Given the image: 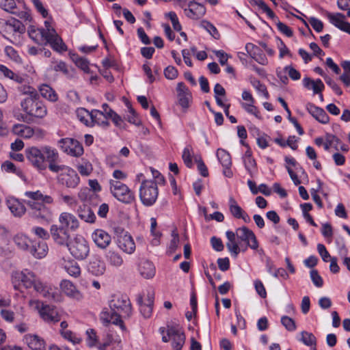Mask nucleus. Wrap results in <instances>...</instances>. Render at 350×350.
<instances>
[{"mask_svg":"<svg viewBox=\"0 0 350 350\" xmlns=\"http://www.w3.org/2000/svg\"><path fill=\"white\" fill-rule=\"evenodd\" d=\"M1 168L6 172H12L15 173L16 174H19L21 172L20 170H18L14 163H12L11 161H6L1 165Z\"/></svg>","mask_w":350,"mask_h":350,"instance_id":"69168bd1","label":"nucleus"},{"mask_svg":"<svg viewBox=\"0 0 350 350\" xmlns=\"http://www.w3.org/2000/svg\"><path fill=\"white\" fill-rule=\"evenodd\" d=\"M59 147L66 154L79 157L83 154V148L81 144L72 138H63L58 142Z\"/></svg>","mask_w":350,"mask_h":350,"instance_id":"9d476101","label":"nucleus"},{"mask_svg":"<svg viewBox=\"0 0 350 350\" xmlns=\"http://www.w3.org/2000/svg\"><path fill=\"white\" fill-rule=\"evenodd\" d=\"M193 154V148L190 146H186L183 152L182 158L183 160L186 165V166L189 168H191L193 165L191 156Z\"/></svg>","mask_w":350,"mask_h":350,"instance_id":"09e8293b","label":"nucleus"},{"mask_svg":"<svg viewBox=\"0 0 350 350\" xmlns=\"http://www.w3.org/2000/svg\"><path fill=\"white\" fill-rule=\"evenodd\" d=\"M307 110L309 113L319 122L322 124L329 122V118L322 108L317 107L312 103H308L307 105Z\"/></svg>","mask_w":350,"mask_h":350,"instance_id":"b1692460","label":"nucleus"},{"mask_svg":"<svg viewBox=\"0 0 350 350\" xmlns=\"http://www.w3.org/2000/svg\"><path fill=\"white\" fill-rule=\"evenodd\" d=\"M306 346L317 345V338L312 333L302 331L301 332V338L299 339Z\"/></svg>","mask_w":350,"mask_h":350,"instance_id":"c03bdc74","label":"nucleus"},{"mask_svg":"<svg viewBox=\"0 0 350 350\" xmlns=\"http://www.w3.org/2000/svg\"><path fill=\"white\" fill-rule=\"evenodd\" d=\"M25 196L30 199L29 201L37 202L41 200L42 202L49 204L53 202V199L51 196L44 195L40 191H26Z\"/></svg>","mask_w":350,"mask_h":350,"instance_id":"c756f323","label":"nucleus"},{"mask_svg":"<svg viewBox=\"0 0 350 350\" xmlns=\"http://www.w3.org/2000/svg\"><path fill=\"white\" fill-rule=\"evenodd\" d=\"M36 309L42 319L49 324H55L61 320V315L54 306L37 301Z\"/></svg>","mask_w":350,"mask_h":350,"instance_id":"1a4fd4ad","label":"nucleus"},{"mask_svg":"<svg viewBox=\"0 0 350 350\" xmlns=\"http://www.w3.org/2000/svg\"><path fill=\"white\" fill-rule=\"evenodd\" d=\"M109 184L110 191L118 200L125 204H130L134 200V193L125 184L114 180H111Z\"/></svg>","mask_w":350,"mask_h":350,"instance_id":"6e6552de","label":"nucleus"},{"mask_svg":"<svg viewBox=\"0 0 350 350\" xmlns=\"http://www.w3.org/2000/svg\"><path fill=\"white\" fill-rule=\"evenodd\" d=\"M137 302L140 307V312L145 318H149L152 312L153 305L144 303V297L139 295L137 299Z\"/></svg>","mask_w":350,"mask_h":350,"instance_id":"79ce46f5","label":"nucleus"},{"mask_svg":"<svg viewBox=\"0 0 350 350\" xmlns=\"http://www.w3.org/2000/svg\"><path fill=\"white\" fill-rule=\"evenodd\" d=\"M172 239L170 241L167 250L169 254H172L176 250L179 243V237L178 234L175 231L172 232Z\"/></svg>","mask_w":350,"mask_h":350,"instance_id":"6e6d98bb","label":"nucleus"},{"mask_svg":"<svg viewBox=\"0 0 350 350\" xmlns=\"http://www.w3.org/2000/svg\"><path fill=\"white\" fill-rule=\"evenodd\" d=\"M34 290L41 294L43 297H47L50 295L49 288L44 284L38 278H36L32 285Z\"/></svg>","mask_w":350,"mask_h":350,"instance_id":"37998d69","label":"nucleus"},{"mask_svg":"<svg viewBox=\"0 0 350 350\" xmlns=\"http://www.w3.org/2000/svg\"><path fill=\"white\" fill-rule=\"evenodd\" d=\"M18 275L23 285L26 288H31L32 285L33 284V282L36 278V275L32 271L28 269H25L20 273H18Z\"/></svg>","mask_w":350,"mask_h":350,"instance_id":"7c9ffc66","label":"nucleus"},{"mask_svg":"<svg viewBox=\"0 0 350 350\" xmlns=\"http://www.w3.org/2000/svg\"><path fill=\"white\" fill-rule=\"evenodd\" d=\"M126 105L129 113V114H128L126 116V120L128 122L135 125H139L141 124V121L137 117L135 109L132 107L131 104L129 102H126Z\"/></svg>","mask_w":350,"mask_h":350,"instance_id":"a18cd8bd","label":"nucleus"},{"mask_svg":"<svg viewBox=\"0 0 350 350\" xmlns=\"http://www.w3.org/2000/svg\"><path fill=\"white\" fill-rule=\"evenodd\" d=\"M79 217L88 223H94L96 219L94 213L86 205H83L78 209Z\"/></svg>","mask_w":350,"mask_h":350,"instance_id":"2f4dec72","label":"nucleus"},{"mask_svg":"<svg viewBox=\"0 0 350 350\" xmlns=\"http://www.w3.org/2000/svg\"><path fill=\"white\" fill-rule=\"evenodd\" d=\"M254 284L255 290L258 295L262 298H265L267 297V292L262 282L259 280H256L254 282Z\"/></svg>","mask_w":350,"mask_h":350,"instance_id":"e2e57ef3","label":"nucleus"},{"mask_svg":"<svg viewBox=\"0 0 350 350\" xmlns=\"http://www.w3.org/2000/svg\"><path fill=\"white\" fill-rule=\"evenodd\" d=\"M29 206V215L40 222L49 223L53 219V211L44 202L27 201Z\"/></svg>","mask_w":350,"mask_h":350,"instance_id":"423d86ee","label":"nucleus"},{"mask_svg":"<svg viewBox=\"0 0 350 350\" xmlns=\"http://www.w3.org/2000/svg\"><path fill=\"white\" fill-rule=\"evenodd\" d=\"M57 182L66 188L75 189L79 184L80 178L75 170L68 167L64 172L59 173Z\"/></svg>","mask_w":350,"mask_h":350,"instance_id":"9b49d317","label":"nucleus"},{"mask_svg":"<svg viewBox=\"0 0 350 350\" xmlns=\"http://www.w3.org/2000/svg\"><path fill=\"white\" fill-rule=\"evenodd\" d=\"M88 336V345L90 347L95 346L97 344L98 338L96 332L93 329H89L86 332Z\"/></svg>","mask_w":350,"mask_h":350,"instance_id":"680f3d73","label":"nucleus"},{"mask_svg":"<svg viewBox=\"0 0 350 350\" xmlns=\"http://www.w3.org/2000/svg\"><path fill=\"white\" fill-rule=\"evenodd\" d=\"M60 334L64 338L68 340L74 345L78 344L81 342V339L78 338L76 336V334L70 330L68 329L66 331L61 332Z\"/></svg>","mask_w":350,"mask_h":350,"instance_id":"603ef678","label":"nucleus"},{"mask_svg":"<svg viewBox=\"0 0 350 350\" xmlns=\"http://www.w3.org/2000/svg\"><path fill=\"white\" fill-rule=\"evenodd\" d=\"M139 271L140 275L146 279H150L154 277L155 274V267L152 262L149 260H142L139 265Z\"/></svg>","mask_w":350,"mask_h":350,"instance_id":"bb28decb","label":"nucleus"},{"mask_svg":"<svg viewBox=\"0 0 350 350\" xmlns=\"http://www.w3.org/2000/svg\"><path fill=\"white\" fill-rule=\"evenodd\" d=\"M64 269L72 277L77 278L81 275V268L75 261L71 260L66 262Z\"/></svg>","mask_w":350,"mask_h":350,"instance_id":"4c0bfd02","label":"nucleus"},{"mask_svg":"<svg viewBox=\"0 0 350 350\" xmlns=\"http://www.w3.org/2000/svg\"><path fill=\"white\" fill-rule=\"evenodd\" d=\"M109 304V310H103L100 314L101 321L103 323L118 325L122 331H126L121 317H129L131 314V304L129 297L124 295H113Z\"/></svg>","mask_w":350,"mask_h":350,"instance_id":"f257e3e1","label":"nucleus"},{"mask_svg":"<svg viewBox=\"0 0 350 350\" xmlns=\"http://www.w3.org/2000/svg\"><path fill=\"white\" fill-rule=\"evenodd\" d=\"M6 203L8 208L15 217H20L25 214L26 208L18 200L14 198H9Z\"/></svg>","mask_w":350,"mask_h":350,"instance_id":"393cba45","label":"nucleus"},{"mask_svg":"<svg viewBox=\"0 0 350 350\" xmlns=\"http://www.w3.org/2000/svg\"><path fill=\"white\" fill-rule=\"evenodd\" d=\"M0 7L5 11L14 13L12 10L16 8L14 0H0Z\"/></svg>","mask_w":350,"mask_h":350,"instance_id":"5fc2aeb1","label":"nucleus"},{"mask_svg":"<svg viewBox=\"0 0 350 350\" xmlns=\"http://www.w3.org/2000/svg\"><path fill=\"white\" fill-rule=\"evenodd\" d=\"M167 336L172 341V347L174 350H181L185 342V335L176 327H168L167 329Z\"/></svg>","mask_w":350,"mask_h":350,"instance_id":"2eb2a0df","label":"nucleus"},{"mask_svg":"<svg viewBox=\"0 0 350 350\" xmlns=\"http://www.w3.org/2000/svg\"><path fill=\"white\" fill-rule=\"evenodd\" d=\"M217 157L223 167H231L232 160L228 152L222 148L217 150Z\"/></svg>","mask_w":350,"mask_h":350,"instance_id":"e433bc0d","label":"nucleus"},{"mask_svg":"<svg viewBox=\"0 0 350 350\" xmlns=\"http://www.w3.org/2000/svg\"><path fill=\"white\" fill-rule=\"evenodd\" d=\"M185 14L189 18L197 20L202 18L206 13L205 7L195 1L188 3V8H184Z\"/></svg>","mask_w":350,"mask_h":350,"instance_id":"a211bd4d","label":"nucleus"},{"mask_svg":"<svg viewBox=\"0 0 350 350\" xmlns=\"http://www.w3.org/2000/svg\"><path fill=\"white\" fill-rule=\"evenodd\" d=\"M44 29H40L30 25L27 29L30 38L38 44H49L55 51L58 52L66 51L67 50L66 44L52 27L49 20L44 21Z\"/></svg>","mask_w":350,"mask_h":350,"instance_id":"f03ea898","label":"nucleus"},{"mask_svg":"<svg viewBox=\"0 0 350 350\" xmlns=\"http://www.w3.org/2000/svg\"><path fill=\"white\" fill-rule=\"evenodd\" d=\"M326 16L329 19V22L344 31H349L350 23L345 21V16L340 13H330L327 12Z\"/></svg>","mask_w":350,"mask_h":350,"instance_id":"aec40b11","label":"nucleus"},{"mask_svg":"<svg viewBox=\"0 0 350 350\" xmlns=\"http://www.w3.org/2000/svg\"><path fill=\"white\" fill-rule=\"evenodd\" d=\"M276 25H277L278 30L280 32H282V33H284V35H286L287 37L290 38V37L293 36V31L286 24L280 22V21H278L276 23Z\"/></svg>","mask_w":350,"mask_h":350,"instance_id":"338daca9","label":"nucleus"},{"mask_svg":"<svg viewBox=\"0 0 350 350\" xmlns=\"http://www.w3.org/2000/svg\"><path fill=\"white\" fill-rule=\"evenodd\" d=\"M200 26L205 29L214 38L219 39V33L216 27L207 21H202Z\"/></svg>","mask_w":350,"mask_h":350,"instance_id":"8fccbe9b","label":"nucleus"},{"mask_svg":"<svg viewBox=\"0 0 350 350\" xmlns=\"http://www.w3.org/2000/svg\"><path fill=\"white\" fill-rule=\"evenodd\" d=\"M164 75L167 79H174L178 76V70L175 67L169 66L164 70Z\"/></svg>","mask_w":350,"mask_h":350,"instance_id":"774afa93","label":"nucleus"},{"mask_svg":"<svg viewBox=\"0 0 350 350\" xmlns=\"http://www.w3.org/2000/svg\"><path fill=\"white\" fill-rule=\"evenodd\" d=\"M304 86L308 90H312L314 94H318L321 93L325 86L321 79L312 80L309 77H305L303 79Z\"/></svg>","mask_w":350,"mask_h":350,"instance_id":"cd10ccee","label":"nucleus"},{"mask_svg":"<svg viewBox=\"0 0 350 350\" xmlns=\"http://www.w3.org/2000/svg\"><path fill=\"white\" fill-rule=\"evenodd\" d=\"M159 195L157 183L153 180H143L139 187V198L145 206H151Z\"/></svg>","mask_w":350,"mask_h":350,"instance_id":"39448f33","label":"nucleus"},{"mask_svg":"<svg viewBox=\"0 0 350 350\" xmlns=\"http://www.w3.org/2000/svg\"><path fill=\"white\" fill-rule=\"evenodd\" d=\"M237 238L247 243L252 250H256L258 247V243L256 235L252 230L245 226L239 228L236 230Z\"/></svg>","mask_w":350,"mask_h":350,"instance_id":"f8f14e48","label":"nucleus"},{"mask_svg":"<svg viewBox=\"0 0 350 350\" xmlns=\"http://www.w3.org/2000/svg\"><path fill=\"white\" fill-rule=\"evenodd\" d=\"M21 107L29 116L43 118L47 113L46 106L39 100L38 95L27 96L21 103Z\"/></svg>","mask_w":350,"mask_h":350,"instance_id":"20e7f679","label":"nucleus"},{"mask_svg":"<svg viewBox=\"0 0 350 350\" xmlns=\"http://www.w3.org/2000/svg\"><path fill=\"white\" fill-rule=\"evenodd\" d=\"M59 222L60 226L67 228L68 230V229L75 230L79 228L78 219L70 213H62L59 217Z\"/></svg>","mask_w":350,"mask_h":350,"instance_id":"412c9836","label":"nucleus"},{"mask_svg":"<svg viewBox=\"0 0 350 350\" xmlns=\"http://www.w3.org/2000/svg\"><path fill=\"white\" fill-rule=\"evenodd\" d=\"M340 143V139L336 135L330 133H326L325 135L324 149L325 150H329L331 147H334L336 150H338V144Z\"/></svg>","mask_w":350,"mask_h":350,"instance_id":"58836bf2","label":"nucleus"},{"mask_svg":"<svg viewBox=\"0 0 350 350\" xmlns=\"http://www.w3.org/2000/svg\"><path fill=\"white\" fill-rule=\"evenodd\" d=\"M191 100V94L190 93L178 94V104L184 109H186L189 106V102Z\"/></svg>","mask_w":350,"mask_h":350,"instance_id":"864d4df0","label":"nucleus"},{"mask_svg":"<svg viewBox=\"0 0 350 350\" xmlns=\"http://www.w3.org/2000/svg\"><path fill=\"white\" fill-rule=\"evenodd\" d=\"M0 72L5 77L13 80L18 83H22L24 81V78L14 72L12 70L9 69L7 66L0 64Z\"/></svg>","mask_w":350,"mask_h":350,"instance_id":"72a5a7b5","label":"nucleus"},{"mask_svg":"<svg viewBox=\"0 0 350 350\" xmlns=\"http://www.w3.org/2000/svg\"><path fill=\"white\" fill-rule=\"evenodd\" d=\"M12 131L15 134L25 138H30L33 135V129L24 124H15Z\"/></svg>","mask_w":350,"mask_h":350,"instance_id":"f704fd0d","label":"nucleus"},{"mask_svg":"<svg viewBox=\"0 0 350 350\" xmlns=\"http://www.w3.org/2000/svg\"><path fill=\"white\" fill-rule=\"evenodd\" d=\"M24 340L32 350H45L46 342L44 340L36 334H27Z\"/></svg>","mask_w":350,"mask_h":350,"instance_id":"5701e85b","label":"nucleus"},{"mask_svg":"<svg viewBox=\"0 0 350 350\" xmlns=\"http://www.w3.org/2000/svg\"><path fill=\"white\" fill-rule=\"evenodd\" d=\"M245 50L249 55L255 59L258 63L262 65L267 64V59L262 51L256 45L252 43H247L245 45Z\"/></svg>","mask_w":350,"mask_h":350,"instance_id":"4be33fe9","label":"nucleus"},{"mask_svg":"<svg viewBox=\"0 0 350 350\" xmlns=\"http://www.w3.org/2000/svg\"><path fill=\"white\" fill-rule=\"evenodd\" d=\"M76 114L79 120L85 125H88L89 118H93L92 115L84 108H78Z\"/></svg>","mask_w":350,"mask_h":350,"instance_id":"de8ad7c7","label":"nucleus"},{"mask_svg":"<svg viewBox=\"0 0 350 350\" xmlns=\"http://www.w3.org/2000/svg\"><path fill=\"white\" fill-rule=\"evenodd\" d=\"M120 234L118 235L117 244L118 247L127 254H132L135 250V244L132 237L122 229H118Z\"/></svg>","mask_w":350,"mask_h":350,"instance_id":"4468645a","label":"nucleus"},{"mask_svg":"<svg viewBox=\"0 0 350 350\" xmlns=\"http://www.w3.org/2000/svg\"><path fill=\"white\" fill-rule=\"evenodd\" d=\"M229 210L233 217L237 219L241 218V214H243V211L241 207L239 206L235 199L232 197L229 198Z\"/></svg>","mask_w":350,"mask_h":350,"instance_id":"a19ab883","label":"nucleus"},{"mask_svg":"<svg viewBox=\"0 0 350 350\" xmlns=\"http://www.w3.org/2000/svg\"><path fill=\"white\" fill-rule=\"evenodd\" d=\"M32 232H33L38 237L42 239H48L50 237V233L47 232L44 228L36 226L31 229Z\"/></svg>","mask_w":350,"mask_h":350,"instance_id":"052dcab7","label":"nucleus"},{"mask_svg":"<svg viewBox=\"0 0 350 350\" xmlns=\"http://www.w3.org/2000/svg\"><path fill=\"white\" fill-rule=\"evenodd\" d=\"M14 241L15 244L23 250H29L30 246L29 244L31 241L29 238L23 234H18L14 238Z\"/></svg>","mask_w":350,"mask_h":350,"instance_id":"ea45409f","label":"nucleus"},{"mask_svg":"<svg viewBox=\"0 0 350 350\" xmlns=\"http://www.w3.org/2000/svg\"><path fill=\"white\" fill-rule=\"evenodd\" d=\"M39 91L42 97L51 102H55L58 100V96L55 91L47 84L41 85Z\"/></svg>","mask_w":350,"mask_h":350,"instance_id":"473e14b6","label":"nucleus"},{"mask_svg":"<svg viewBox=\"0 0 350 350\" xmlns=\"http://www.w3.org/2000/svg\"><path fill=\"white\" fill-rule=\"evenodd\" d=\"M48 149L54 148L49 146H44L40 148L31 146L25 149L27 159L38 170H45L47 167V153L45 151Z\"/></svg>","mask_w":350,"mask_h":350,"instance_id":"7ed1b4c3","label":"nucleus"},{"mask_svg":"<svg viewBox=\"0 0 350 350\" xmlns=\"http://www.w3.org/2000/svg\"><path fill=\"white\" fill-rule=\"evenodd\" d=\"M66 245L71 255L78 260L86 258L90 253L89 244L82 236H76Z\"/></svg>","mask_w":350,"mask_h":350,"instance_id":"0eeeda50","label":"nucleus"},{"mask_svg":"<svg viewBox=\"0 0 350 350\" xmlns=\"http://www.w3.org/2000/svg\"><path fill=\"white\" fill-rule=\"evenodd\" d=\"M92 239L96 245L100 249H106L111 243V236L105 230L96 229L92 234Z\"/></svg>","mask_w":350,"mask_h":350,"instance_id":"6ab92c4d","label":"nucleus"},{"mask_svg":"<svg viewBox=\"0 0 350 350\" xmlns=\"http://www.w3.org/2000/svg\"><path fill=\"white\" fill-rule=\"evenodd\" d=\"M50 234L53 241L59 245H66L68 243V230L60 225L53 224L50 228Z\"/></svg>","mask_w":350,"mask_h":350,"instance_id":"ddd939ff","label":"nucleus"},{"mask_svg":"<svg viewBox=\"0 0 350 350\" xmlns=\"http://www.w3.org/2000/svg\"><path fill=\"white\" fill-rule=\"evenodd\" d=\"M252 84L259 92L262 93L266 98H268L269 93L265 85L262 84L260 81L257 79L252 81Z\"/></svg>","mask_w":350,"mask_h":350,"instance_id":"0e129e2a","label":"nucleus"},{"mask_svg":"<svg viewBox=\"0 0 350 350\" xmlns=\"http://www.w3.org/2000/svg\"><path fill=\"white\" fill-rule=\"evenodd\" d=\"M105 258L109 263L113 267H120L124 262L120 254L113 250H109Z\"/></svg>","mask_w":350,"mask_h":350,"instance_id":"c9c22d12","label":"nucleus"},{"mask_svg":"<svg viewBox=\"0 0 350 350\" xmlns=\"http://www.w3.org/2000/svg\"><path fill=\"white\" fill-rule=\"evenodd\" d=\"M88 269L92 275L100 276L104 274L106 266L105 262L99 258H93L89 262Z\"/></svg>","mask_w":350,"mask_h":350,"instance_id":"a878e982","label":"nucleus"},{"mask_svg":"<svg viewBox=\"0 0 350 350\" xmlns=\"http://www.w3.org/2000/svg\"><path fill=\"white\" fill-rule=\"evenodd\" d=\"M62 291L68 297L80 301L83 299V293L70 280H63L60 283Z\"/></svg>","mask_w":350,"mask_h":350,"instance_id":"dca6fc26","label":"nucleus"},{"mask_svg":"<svg viewBox=\"0 0 350 350\" xmlns=\"http://www.w3.org/2000/svg\"><path fill=\"white\" fill-rule=\"evenodd\" d=\"M47 153L48 167L50 171L55 173L64 172L68 166L64 165H59V154L57 150L55 149H48L45 151Z\"/></svg>","mask_w":350,"mask_h":350,"instance_id":"f3484780","label":"nucleus"},{"mask_svg":"<svg viewBox=\"0 0 350 350\" xmlns=\"http://www.w3.org/2000/svg\"><path fill=\"white\" fill-rule=\"evenodd\" d=\"M281 323L289 332H293L297 328L295 321L288 316L282 317Z\"/></svg>","mask_w":350,"mask_h":350,"instance_id":"3c124183","label":"nucleus"},{"mask_svg":"<svg viewBox=\"0 0 350 350\" xmlns=\"http://www.w3.org/2000/svg\"><path fill=\"white\" fill-rule=\"evenodd\" d=\"M166 16L170 19L174 30L180 31L182 27L178 21L176 14L174 12H170L166 14Z\"/></svg>","mask_w":350,"mask_h":350,"instance_id":"bf43d9fd","label":"nucleus"},{"mask_svg":"<svg viewBox=\"0 0 350 350\" xmlns=\"http://www.w3.org/2000/svg\"><path fill=\"white\" fill-rule=\"evenodd\" d=\"M72 59L77 67L85 72H90L89 62L86 59L81 57L77 55H73Z\"/></svg>","mask_w":350,"mask_h":350,"instance_id":"49530a36","label":"nucleus"},{"mask_svg":"<svg viewBox=\"0 0 350 350\" xmlns=\"http://www.w3.org/2000/svg\"><path fill=\"white\" fill-rule=\"evenodd\" d=\"M310 278L313 282V284L317 287H321L323 284V281L321 276L319 274V272L316 269H312L310 271Z\"/></svg>","mask_w":350,"mask_h":350,"instance_id":"13d9d810","label":"nucleus"},{"mask_svg":"<svg viewBox=\"0 0 350 350\" xmlns=\"http://www.w3.org/2000/svg\"><path fill=\"white\" fill-rule=\"evenodd\" d=\"M245 167L251 176H254L256 172V163L253 158L244 159Z\"/></svg>","mask_w":350,"mask_h":350,"instance_id":"4d7b16f0","label":"nucleus"},{"mask_svg":"<svg viewBox=\"0 0 350 350\" xmlns=\"http://www.w3.org/2000/svg\"><path fill=\"white\" fill-rule=\"evenodd\" d=\"M29 252L35 258L40 259L46 255L48 245L45 242L39 241L30 247Z\"/></svg>","mask_w":350,"mask_h":350,"instance_id":"c85d7f7f","label":"nucleus"}]
</instances>
